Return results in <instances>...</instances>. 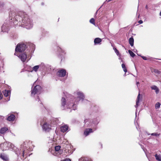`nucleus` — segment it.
<instances>
[{"instance_id":"f257e3e1","label":"nucleus","mask_w":161,"mask_h":161,"mask_svg":"<svg viewBox=\"0 0 161 161\" xmlns=\"http://www.w3.org/2000/svg\"><path fill=\"white\" fill-rule=\"evenodd\" d=\"M76 94L77 97L76 99L74 96L69 94L63 97L61 99V109L64 110L67 108L75 110L76 108V104L79 101L88 104L90 103V101L85 99V95L82 92L77 91Z\"/></svg>"},{"instance_id":"f03ea898","label":"nucleus","mask_w":161,"mask_h":161,"mask_svg":"<svg viewBox=\"0 0 161 161\" xmlns=\"http://www.w3.org/2000/svg\"><path fill=\"white\" fill-rule=\"evenodd\" d=\"M25 142H24L21 145V148L19 150L13 144L10 142H4L1 144L0 146L3 150H6L8 149L13 151L18 156H20L21 159L24 157L25 153L27 152L28 147Z\"/></svg>"},{"instance_id":"7ed1b4c3","label":"nucleus","mask_w":161,"mask_h":161,"mask_svg":"<svg viewBox=\"0 0 161 161\" xmlns=\"http://www.w3.org/2000/svg\"><path fill=\"white\" fill-rule=\"evenodd\" d=\"M39 121L43 132L47 133L52 130V127L56 126L59 123V120L57 118H54L49 120L46 117L41 118Z\"/></svg>"},{"instance_id":"20e7f679","label":"nucleus","mask_w":161,"mask_h":161,"mask_svg":"<svg viewBox=\"0 0 161 161\" xmlns=\"http://www.w3.org/2000/svg\"><path fill=\"white\" fill-rule=\"evenodd\" d=\"M100 121V119L96 117L91 119H86L84 120V126L91 127L94 130H97L98 128L97 125Z\"/></svg>"},{"instance_id":"39448f33","label":"nucleus","mask_w":161,"mask_h":161,"mask_svg":"<svg viewBox=\"0 0 161 161\" xmlns=\"http://www.w3.org/2000/svg\"><path fill=\"white\" fill-rule=\"evenodd\" d=\"M42 90L41 87L39 85L36 86L33 88L32 87L31 90V96L34 97L36 100H37L38 102L41 104L42 106L44 108L46 109V108L43 105L39 96V95L41 92Z\"/></svg>"},{"instance_id":"423d86ee","label":"nucleus","mask_w":161,"mask_h":161,"mask_svg":"<svg viewBox=\"0 0 161 161\" xmlns=\"http://www.w3.org/2000/svg\"><path fill=\"white\" fill-rule=\"evenodd\" d=\"M21 25L27 29H30L33 27L31 21L27 17H25L22 18Z\"/></svg>"},{"instance_id":"0eeeda50","label":"nucleus","mask_w":161,"mask_h":161,"mask_svg":"<svg viewBox=\"0 0 161 161\" xmlns=\"http://www.w3.org/2000/svg\"><path fill=\"white\" fill-rule=\"evenodd\" d=\"M26 45L24 43H19L18 44L15 48V53L14 55L18 56L17 53L18 52L21 53L24 51L26 49Z\"/></svg>"},{"instance_id":"6e6552de","label":"nucleus","mask_w":161,"mask_h":161,"mask_svg":"<svg viewBox=\"0 0 161 161\" xmlns=\"http://www.w3.org/2000/svg\"><path fill=\"white\" fill-rule=\"evenodd\" d=\"M91 109L92 111V113L96 116H98L99 114L102 112L100 108L95 104H92Z\"/></svg>"},{"instance_id":"1a4fd4ad","label":"nucleus","mask_w":161,"mask_h":161,"mask_svg":"<svg viewBox=\"0 0 161 161\" xmlns=\"http://www.w3.org/2000/svg\"><path fill=\"white\" fill-rule=\"evenodd\" d=\"M39 66V71L45 72L51 70V66L49 64L42 63Z\"/></svg>"},{"instance_id":"9d476101","label":"nucleus","mask_w":161,"mask_h":161,"mask_svg":"<svg viewBox=\"0 0 161 161\" xmlns=\"http://www.w3.org/2000/svg\"><path fill=\"white\" fill-rule=\"evenodd\" d=\"M57 47V50L59 53V55L61 58V61H64L65 58V56L66 54L65 51L59 45H56Z\"/></svg>"},{"instance_id":"9b49d317","label":"nucleus","mask_w":161,"mask_h":161,"mask_svg":"<svg viewBox=\"0 0 161 161\" xmlns=\"http://www.w3.org/2000/svg\"><path fill=\"white\" fill-rule=\"evenodd\" d=\"M64 146L65 149L64 151L66 153H67L69 155H70L72 153L73 151L71 149V146L70 145L68 144V143L64 144Z\"/></svg>"},{"instance_id":"f8f14e48","label":"nucleus","mask_w":161,"mask_h":161,"mask_svg":"<svg viewBox=\"0 0 161 161\" xmlns=\"http://www.w3.org/2000/svg\"><path fill=\"white\" fill-rule=\"evenodd\" d=\"M66 71L65 69H61L59 70L57 73V75L59 77H64L66 75Z\"/></svg>"},{"instance_id":"ddd939ff","label":"nucleus","mask_w":161,"mask_h":161,"mask_svg":"<svg viewBox=\"0 0 161 161\" xmlns=\"http://www.w3.org/2000/svg\"><path fill=\"white\" fill-rule=\"evenodd\" d=\"M96 130H94L93 128H88L85 129L84 134L86 136H88L90 133H92Z\"/></svg>"},{"instance_id":"4468645a","label":"nucleus","mask_w":161,"mask_h":161,"mask_svg":"<svg viewBox=\"0 0 161 161\" xmlns=\"http://www.w3.org/2000/svg\"><path fill=\"white\" fill-rule=\"evenodd\" d=\"M15 116L13 114H8L6 118V120L9 122H13L16 119Z\"/></svg>"},{"instance_id":"2eb2a0df","label":"nucleus","mask_w":161,"mask_h":161,"mask_svg":"<svg viewBox=\"0 0 161 161\" xmlns=\"http://www.w3.org/2000/svg\"><path fill=\"white\" fill-rule=\"evenodd\" d=\"M17 54L18 55L17 56L20 59L22 62H24L25 61L27 58V55L25 53H21L19 55L17 53Z\"/></svg>"},{"instance_id":"dca6fc26","label":"nucleus","mask_w":161,"mask_h":161,"mask_svg":"<svg viewBox=\"0 0 161 161\" xmlns=\"http://www.w3.org/2000/svg\"><path fill=\"white\" fill-rule=\"evenodd\" d=\"M30 54H32L34 52L35 49V45L33 43L30 45Z\"/></svg>"},{"instance_id":"f3484780","label":"nucleus","mask_w":161,"mask_h":161,"mask_svg":"<svg viewBox=\"0 0 161 161\" xmlns=\"http://www.w3.org/2000/svg\"><path fill=\"white\" fill-rule=\"evenodd\" d=\"M0 158L5 161H8L9 159L7 155L4 154H1Z\"/></svg>"},{"instance_id":"a211bd4d","label":"nucleus","mask_w":161,"mask_h":161,"mask_svg":"<svg viewBox=\"0 0 161 161\" xmlns=\"http://www.w3.org/2000/svg\"><path fill=\"white\" fill-rule=\"evenodd\" d=\"M79 161H92V159L88 157H83L80 158Z\"/></svg>"},{"instance_id":"6ab92c4d","label":"nucleus","mask_w":161,"mask_h":161,"mask_svg":"<svg viewBox=\"0 0 161 161\" xmlns=\"http://www.w3.org/2000/svg\"><path fill=\"white\" fill-rule=\"evenodd\" d=\"M8 129V127H4L1 128L0 129V133L2 134H4Z\"/></svg>"},{"instance_id":"aec40b11","label":"nucleus","mask_w":161,"mask_h":161,"mask_svg":"<svg viewBox=\"0 0 161 161\" xmlns=\"http://www.w3.org/2000/svg\"><path fill=\"white\" fill-rule=\"evenodd\" d=\"M3 93L5 97H7L10 95L11 91L9 90H5L3 91Z\"/></svg>"},{"instance_id":"412c9836","label":"nucleus","mask_w":161,"mask_h":161,"mask_svg":"<svg viewBox=\"0 0 161 161\" xmlns=\"http://www.w3.org/2000/svg\"><path fill=\"white\" fill-rule=\"evenodd\" d=\"M68 128V127L67 125L63 126L60 128L61 131L63 132H64L67 131Z\"/></svg>"},{"instance_id":"4be33fe9","label":"nucleus","mask_w":161,"mask_h":161,"mask_svg":"<svg viewBox=\"0 0 161 161\" xmlns=\"http://www.w3.org/2000/svg\"><path fill=\"white\" fill-rule=\"evenodd\" d=\"M140 94L139 93L136 100V105L135 107L136 108H137V107L139 105V103L140 102Z\"/></svg>"},{"instance_id":"5701e85b","label":"nucleus","mask_w":161,"mask_h":161,"mask_svg":"<svg viewBox=\"0 0 161 161\" xmlns=\"http://www.w3.org/2000/svg\"><path fill=\"white\" fill-rule=\"evenodd\" d=\"M151 88L152 90H155L156 93V94L158 93L159 90L158 88V87L156 86H151Z\"/></svg>"},{"instance_id":"b1692460","label":"nucleus","mask_w":161,"mask_h":161,"mask_svg":"<svg viewBox=\"0 0 161 161\" xmlns=\"http://www.w3.org/2000/svg\"><path fill=\"white\" fill-rule=\"evenodd\" d=\"M39 68H39V65H36V66H34L33 67V68H32L33 70L36 72L37 71L38 69L39 71Z\"/></svg>"},{"instance_id":"393cba45","label":"nucleus","mask_w":161,"mask_h":161,"mask_svg":"<svg viewBox=\"0 0 161 161\" xmlns=\"http://www.w3.org/2000/svg\"><path fill=\"white\" fill-rule=\"evenodd\" d=\"M154 156L155 157L156 159L158 161H161V156L160 155L156 154Z\"/></svg>"},{"instance_id":"a878e982","label":"nucleus","mask_w":161,"mask_h":161,"mask_svg":"<svg viewBox=\"0 0 161 161\" xmlns=\"http://www.w3.org/2000/svg\"><path fill=\"white\" fill-rule=\"evenodd\" d=\"M128 53L133 58L136 55L135 54L130 50H128Z\"/></svg>"},{"instance_id":"bb28decb","label":"nucleus","mask_w":161,"mask_h":161,"mask_svg":"<svg viewBox=\"0 0 161 161\" xmlns=\"http://www.w3.org/2000/svg\"><path fill=\"white\" fill-rule=\"evenodd\" d=\"M122 67L124 72H125V73L126 72H127V70L125 66V64H124L123 63L122 64Z\"/></svg>"},{"instance_id":"cd10ccee","label":"nucleus","mask_w":161,"mask_h":161,"mask_svg":"<svg viewBox=\"0 0 161 161\" xmlns=\"http://www.w3.org/2000/svg\"><path fill=\"white\" fill-rule=\"evenodd\" d=\"M113 49L115 51V53H116L118 56H120V54L119 53V51L114 47H113Z\"/></svg>"},{"instance_id":"c85d7f7f","label":"nucleus","mask_w":161,"mask_h":161,"mask_svg":"<svg viewBox=\"0 0 161 161\" xmlns=\"http://www.w3.org/2000/svg\"><path fill=\"white\" fill-rule=\"evenodd\" d=\"M61 147L60 146H56L55 147V150L56 151H58L60 150Z\"/></svg>"},{"instance_id":"c756f323","label":"nucleus","mask_w":161,"mask_h":161,"mask_svg":"<svg viewBox=\"0 0 161 161\" xmlns=\"http://www.w3.org/2000/svg\"><path fill=\"white\" fill-rule=\"evenodd\" d=\"M160 103L159 102H158L155 105V108L156 109H158L160 108Z\"/></svg>"},{"instance_id":"7c9ffc66","label":"nucleus","mask_w":161,"mask_h":161,"mask_svg":"<svg viewBox=\"0 0 161 161\" xmlns=\"http://www.w3.org/2000/svg\"><path fill=\"white\" fill-rule=\"evenodd\" d=\"M94 41V45H96L98 44H101L102 41Z\"/></svg>"},{"instance_id":"2f4dec72","label":"nucleus","mask_w":161,"mask_h":161,"mask_svg":"<svg viewBox=\"0 0 161 161\" xmlns=\"http://www.w3.org/2000/svg\"><path fill=\"white\" fill-rule=\"evenodd\" d=\"M137 55L138 56H140L141 58H142L143 60H147V58L146 57L144 56H142L141 54H137Z\"/></svg>"},{"instance_id":"473e14b6","label":"nucleus","mask_w":161,"mask_h":161,"mask_svg":"<svg viewBox=\"0 0 161 161\" xmlns=\"http://www.w3.org/2000/svg\"><path fill=\"white\" fill-rule=\"evenodd\" d=\"M90 22L93 25H95V19L94 18H91L90 20Z\"/></svg>"},{"instance_id":"72a5a7b5","label":"nucleus","mask_w":161,"mask_h":161,"mask_svg":"<svg viewBox=\"0 0 161 161\" xmlns=\"http://www.w3.org/2000/svg\"><path fill=\"white\" fill-rule=\"evenodd\" d=\"M151 135L152 136H159V134H158L157 133H152L151 134Z\"/></svg>"},{"instance_id":"f704fd0d","label":"nucleus","mask_w":161,"mask_h":161,"mask_svg":"<svg viewBox=\"0 0 161 161\" xmlns=\"http://www.w3.org/2000/svg\"><path fill=\"white\" fill-rule=\"evenodd\" d=\"M61 161H71V160L69 158H67L63 160H61Z\"/></svg>"},{"instance_id":"c9c22d12","label":"nucleus","mask_w":161,"mask_h":161,"mask_svg":"<svg viewBox=\"0 0 161 161\" xmlns=\"http://www.w3.org/2000/svg\"><path fill=\"white\" fill-rule=\"evenodd\" d=\"M129 44H130V45L132 47L134 45V41H129Z\"/></svg>"},{"instance_id":"e433bc0d","label":"nucleus","mask_w":161,"mask_h":161,"mask_svg":"<svg viewBox=\"0 0 161 161\" xmlns=\"http://www.w3.org/2000/svg\"><path fill=\"white\" fill-rule=\"evenodd\" d=\"M13 38L12 39H16L17 38V35L16 34H14L13 35Z\"/></svg>"},{"instance_id":"4c0bfd02","label":"nucleus","mask_w":161,"mask_h":161,"mask_svg":"<svg viewBox=\"0 0 161 161\" xmlns=\"http://www.w3.org/2000/svg\"><path fill=\"white\" fill-rule=\"evenodd\" d=\"M5 27V25H3L2 27V31L3 32L6 31H4L3 30Z\"/></svg>"},{"instance_id":"58836bf2","label":"nucleus","mask_w":161,"mask_h":161,"mask_svg":"<svg viewBox=\"0 0 161 161\" xmlns=\"http://www.w3.org/2000/svg\"><path fill=\"white\" fill-rule=\"evenodd\" d=\"M153 58L152 57H149L147 58V60H148L149 61H152L153 60Z\"/></svg>"},{"instance_id":"ea45409f","label":"nucleus","mask_w":161,"mask_h":161,"mask_svg":"<svg viewBox=\"0 0 161 161\" xmlns=\"http://www.w3.org/2000/svg\"><path fill=\"white\" fill-rule=\"evenodd\" d=\"M3 95L1 92L0 91V100H1L3 98Z\"/></svg>"},{"instance_id":"a19ab883","label":"nucleus","mask_w":161,"mask_h":161,"mask_svg":"<svg viewBox=\"0 0 161 161\" xmlns=\"http://www.w3.org/2000/svg\"><path fill=\"white\" fill-rule=\"evenodd\" d=\"M94 40H102V39L99 38H96Z\"/></svg>"},{"instance_id":"79ce46f5","label":"nucleus","mask_w":161,"mask_h":161,"mask_svg":"<svg viewBox=\"0 0 161 161\" xmlns=\"http://www.w3.org/2000/svg\"><path fill=\"white\" fill-rule=\"evenodd\" d=\"M16 18H17L19 20V22L20 21V19H21V17L20 16H18V17H17Z\"/></svg>"},{"instance_id":"37998d69","label":"nucleus","mask_w":161,"mask_h":161,"mask_svg":"<svg viewBox=\"0 0 161 161\" xmlns=\"http://www.w3.org/2000/svg\"><path fill=\"white\" fill-rule=\"evenodd\" d=\"M138 23L140 24H142V23H143V21L141 20H140L139 21H138Z\"/></svg>"},{"instance_id":"c03bdc74","label":"nucleus","mask_w":161,"mask_h":161,"mask_svg":"<svg viewBox=\"0 0 161 161\" xmlns=\"http://www.w3.org/2000/svg\"><path fill=\"white\" fill-rule=\"evenodd\" d=\"M129 40H134V39L133 37H131L129 38Z\"/></svg>"},{"instance_id":"a18cd8bd","label":"nucleus","mask_w":161,"mask_h":161,"mask_svg":"<svg viewBox=\"0 0 161 161\" xmlns=\"http://www.w3.org/2000/svg\"><path fill=\"white\" fill-rule=\"evenodd\" d=\"M99 144L100 146V147H101V148H102V147H103V145H102V143H100H100H99Z\"/></svg>"},{"instance_id":"49530a36","label":"nucleus","mask_w":161,"mask_h":161,"mask_svg":"<svg viewBox=\"0 0 161 161\" xmlns=\"http://www.w3.org/2000/svg\"><path fill=\"white\" fill-rule=\"evenodd\" d=\"M139 144V145L141 146V148H142V149H143V148H144V146H143V145H142L140 144Z\"/></svg>"},{"instance_id":"de8ad7c7","label":"nucleus","mask_w":161,"mask_h":161,"mask_svg":"<svg viewBox=\"0 0 161 161\" xmlns=\"http://www.w3.org/2000/svg\"><path fill=\"white\" fill-rule=\"evenodd\" d=\"M119 56V59H120L121 60V62H123V59L120 57V56Z\"/></svg>"},{"instance_id":"09e8293b","label":"nucleus","mask_w":161,"mask_h":161,"mask_svg":"<svg viewBox=\"0 0 161 161\" xmlns=\"http://www.w3.org/2000/svg\"><path fill=\"white\" fill-rule=\"evenodd\" d=\"M18 19H16L15 20L14 22V23H16V22H18Z\"/></svg>"},{"instance_id":"8fccbe9b","label":"nucleus","mask_w":161,"mask_h":161,"mask_svg":"<svg viewBox=\"0 0 161 161\" xmlns=\"http://www.w3.org/2000/svg\"><path fill=\"white\" fill-rule=\"evenodd\" d=\"M139 84V82H137L136 83V85L137 86H138V85Z\"/></svg>"},{"instance_id":"3c124183","label":"nucleus","mask_w":161,"mask_h":161,"mask_svg":"<svg viewBox=\"0 0 161 161\" xmlns=\"http://www.w3.org/2000/svg\"><path fill=\"white\" fill-rule=\"evenodd\" d=\"M4 118V116H1V119H3Z\"/></svg>"},{"instance_id":"603ef678","label":"nucleus","mask_w":161,"mask_h":161,"mask_svg":"<svg viewBox=\"0 0 161 161\" xmlns=\"http://www.w3.org/2000/svg\"><path fill=\"white\" fill-rule=\"evenodd\" d=\"M16 25H18L19 26L20 25V23H19V24H18V23H16Z\"/></svg>"},{"instance_id":"864d4df0","label":"nucleus","mask_w":161,"mask_h":161,"mask_svg":"<svg viewBox=\"0 0 161 161\" xmlns=\"http://www.w3.org/2000/svg\"><path fill=\"white\" fill-rule=\"evenodd\" d=\"M134 52L135 53H136L137 54H138V53H136V52H137V50H136V51H134Z\"/></svg>"},{"instance_id":"5fc2aeb1","label":"nucleus","mask_w":161,"mask_h":161,"mask_svg":"<svg viewBox=\"0 0 161 161\" xmlns=\"http://www.w3.org/2000/svg\"><path fill=\"white\" fill-rule=\"evenodd\" d=\"M157 73H158V74H159L160 73V71H158V70H157Z\"/></svg>"},{"instance_id":"6e6d98bb","label":"nucleus","mask_w":161,"mask_h":161,"mask_svg":"<svg viewBox=\"0 0 161 161\" xmlns=\"http://www.w3.org/2000/svg\"><path fill=\"white\" fill-rule=\"evenodd\" d=\"M161 16V11H160V14H159Z\"/></svg>"},{"instance_id":"4d7b16f0","label":"nucleus","mask_w":161,"mask_h":161,"mask_svg":"<svg viewBox=\"0 0 161 161\" xmlns=\"http://www.w3.org/2000/svg\"><path fill=\"white\" fill-rule=\"evenodd\" d=\"M136 115H137V113H136Z\"/></svg>"},{"instance_id":"13d9d810","label":"nucleus","mask_w":161,"mask_h":161,"mask_svg":"<svg viewBox=\"0 0 161 161\" xmlns=\"http://www.w3.org/2000/svg\"><path fill=\"white\" fill-rule=\"evenodd\" d=\"M147 8V5H146V8Z\"/></svg>"},{"instance_id":"bf43d9fd","label":"nucleus","mask_w":161,"mask_h":161,"mask_svg":"<svg viewBox=\"0 0 161 161\" xmlns=\"http://www.w3.org/2000/svg\"><path fill=\"white\" fill-rule=\"evenodd\" d=\"M156 59H159V60H161V59H158V58H156Z\"/></svg>"},{"instance_id":"052dcab7","label":"nucleus","mask_w":161,"mask_h":161,"mask_svg":"<svg viewBox=\"0 0 161 161\" xmlns=\"http://www.w3.org/2000/svg\"><path fill=\"white\" fill-rule=\"evenodd\" d=\"M111 45H112V46H113V44H111Z\"/></svg>"},{"instance_id":"680f3d73","label":"nucleus","mask_w":161,"mask_h":161,"mask_svg":"<svg viewBox=\"0 0 161 161\" xmlns=\"http://www.w3.org/2000/svg\"><path fill=\"white\" fill-rule=\"evenodd\" d=\"M136 128H137V127H136Z\"/></svg>"}]
</instances>
